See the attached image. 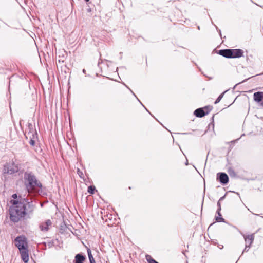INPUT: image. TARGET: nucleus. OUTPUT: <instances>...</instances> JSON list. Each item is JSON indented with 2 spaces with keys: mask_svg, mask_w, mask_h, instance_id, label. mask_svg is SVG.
Masks as SVG:
<instances>
[{
  "mask_svg": "<svg viewBox=\"0 0 263 263\" xmlns=\"http://www.w3.org/2000/svg\"><path fill=\"white\" fill-rule=\"evenodd\" d=\"M24 183L29 193L39 194L42 192V184L36 176L31 172L24 173Z\"/></svg>",
  "mask_w": 263,
  "mask_h": 263,
  "instance_id": "f257e3e1",
  "label": "nucleus"
},
{
  "mask_svg": "<svg viewBox=\"0 0 263 263\" xmlns=\"http://www.w3.org/2000/svg\"><path fill=\"white\" fill-rule=\"evenodd\" d=\"M13 203L16 205L9 208L10 218L11 221L17 222L21 218L25 216V211L20 201L14 200Z\"/></svg>",
  "mask_w": 263,
  "mask_h": 263,
  "instance_id": "f03ea898",
  "label": "nucleus"
},
{
  "mask_svg": "<svg viewBox=\"0 0 263 263\" xmlns=\"http://www.w3.org/2000/svg\"><path fill=\"white\" fill-rule=\"evenodd\" d=\"M20 202L23 205V209H24L25 216L32 213L35 208V205L32 201H29V199L23 198Z\"/></svg>",
  "mask_w": 263,
  "mask_h": 263,
  "instance_id": "7ed1b4c3",
  "label": "nucleus"
},
{
  "mask_svg": "<svg viewBox=\"0 0 263 263\" xmlns=\"http://www.w3.org/2000/svg\"><path fill=\"white\" fill-rule=\"evenodd\" d=\"M15 245L19 250L28 248L27 240L25 236L22 235L16 237L15 239Z\"/></svg>",
  "mask_w": 263,
  "mask_h": 263,
  "instance_id": "20e7f679",
  "label": "nucleus"
},
{
  "mask_svg": "<svg viewBox=\"0 0 263 263\" xmlns=\"http://www.w3.org/2000/svg\"><path fill=\"white\" fill-rule=\"evenodd\" d=\"M213 107L210 105L206 106L203 108H199L196 109L194 112V115L197 117H203L212 109Z\"/></svg>",
  "mask_w": 263,
  "mask_h": 263,
  "instance_id": "39448f33",
  "label": "nucleus"
},
{
  "mask_svg": "<svg viewBox=\"0 0 263 263\" xmlns=\"http://www.w3.org/2000/svg\"><path fill=\"white\" fill-rule=\"evenodd\" d=\"M18 171V168L14 163H7L4 165L3 172L5 174H12Z\"/></svg>",
  "mask_w": 263,
  "mask_h": 263,
  "instance_id": "423d86ee",
  "label": "nucleus"
},
{
  "mask_svg": "<svg viewBox=\"0 0 263 263\" xmlns=\"http://www.w3.org/2000/svg\"><path fill=\"white\" fill-rule=\"evenodd\" d=\"M243 237L246 242V246L243 252H248L254 241V234H251L248 236L243 235Z\"/></svg>",
  "mask_w": 263,
  "mask_h": 263,
  "instance_id": "0eeeda50",
  "label": "nucleus"
},
{
  "mask_svg": "<svg viewBox=\"0 0 263 263\" xmlns=\"http://www.w3.org/2000/svg\"><path fill=\"white\" fill-rule=\"evenodd\" d=\"M217 180L222 184H226L229 182V177L225 173H218L217 174Z\"/></svg>",
  "mask_w": 263,
  "mask_h": 263,
  "instance_id": "6e6552de",
  "label": "nucleus"
},
{
  "mask_svg": "<svg viewBox=\"0 0 263 263\" xmlns=\"http://www.w3.org/2000/svg\"><path fill=\"white\" fill-rule=\"evenodd\" d=\"M21 258L25 263L28 262L29 260V254L28 248L19 250Z\"/></svg>",
  "mask_w": 263,
  "mask_h": 263,
  "instance_id": "1a4fd4ad",
  "label": "nucleus"
},
{
  "mask_svg": "<svg viewBox=\"0 0 263 263\" xmlns=\"http://www.w3.org/2000/svg\"><path fill=\"white\" fill-rule=\"evenodd\" d=\"M232 52L231 49H221L218 51V53L227 58H232Z\"/></svg>",
  "mask_w": 263,
  "mask_h": 263,
  "instance_id": "9d476101",
  "label": "nucleus"
},
{
  "mask_svg": "<svg viewBox=\"0 0 263 263\" xmlns=\"http://www.w3.org/2000/svg\"><path fill=\"white\" fill-rule=\"evenodd\" d=\"M52 224V222L50 219L47 220L45 222H42L40 224L39 228L42 231H48L49 227Z\"/></svg>",
  "mask_w": 263,
  "mask_h": 263,
  "instance_id": "9b49d317",
  "label": "nucleus"
},
{
  "mask_svg": "<svg viewBox=\"0 0 263 263\" xmlns=\"http://www.w3.org/2000/svg\"><path fill=\"white\" fill-rule=\"evenodd\" d=\"M232 58H239L243 56L244 52L240 49H232Z\"/></svg>",
  "mask_w": 263,
  "mask_h": 263,
  "instance_id": "f8f14e48",
  "label": "nucleus"
},
{
  "mask_svg": "<svg viewBox=\"0 0 263 263\" xmlns=\"http://www.w3.org/2000/svg\"><path fill=\"white\" fill-rule=\"evenodd\" d=\"M28 135L29 136L30 138V140L29 141V144L34 146L35 144V139L37 138V133L36 132L34 133H29Z\"/></svg>",
  "mask_w": 263,
  "mask_h": 263,
  "instance_id": "ddd939ff",
  "label": "nucleus"
},
{
  "mask_svg": "<svg viewBox=\"0 0 263 263\" xmlns=\"http://www.w3.org/2000/svg\"><path fill=\"white\" fill-rule=\"evenodd\" d=\"M254 100L257 102H260L262 101L263 98V92H256L253 95Z\"/></svg>",
  "mask_w": 263,
  "mask_h": 263,
  "instance_id": "4468645a",
  "label": "nucleus"
},
{
  "mask_svg": "<svg viewBox=\"0 0 263 263\" xmlns=\"http://www.w3.org/2000/svg\"><path fill=\"white\" fill-rule=\"evenodd\" d=\"M85 259L84 256L81 254H78L76 255L74 262V263H83Z\"/></svg>",
  "mask_w": 263,
  "mask_h": 263,
  "instance_id": "2eb2a0df",
  "label": "nucleus"
},
{
  "mask_svg": "<svg viewBox=\"0 0 263 263\" xmlns=\"http://www.w3.org/2000/svg\"><path fill=\"white\" fill-rule=\"evenodd\" d=\"M87 254H88V258H89L90 262V263H95L96 262L95 260L93 257V256L91 254V250L90 249H87Z\"/></svg>",
  "mask_w": 263,
  "mask_h": 263,
  "instance_id": "dca6fc26",
  "label": "nucleus"
},
{
  "mask_svg": "<svg viewBox=\"0 0 263 263\" xmlns=\"http://www.w3.org/2000/svg\"><path fill=\"white\" fill-rule=\"evenodd\" d=\"M220 211H217L218 216L216 217V220L218 222H224V219L221 217V214Z\"/></svg>",
  "mask_w": 263,
  "mask_h": 263,
  "instance_id": "f3484780",
  "label": "nucleus"
},
{
  "mask_svg": "<svg viewBox=\"0 0 263 263\" xmlns=\"http://www.w3.org/2000/svg\"><path fill=\"white\" fill-rule=\"evenodd\" d=\"M95 190V187L94 186H90L88 187V192L91 194H93L94 193Z\"/></svg>",
  "mask_w": 263,
  "mask_h": 263,
  "instance_id": "a211bd4d",
  "label": "nucleus"
},
{
  "mask_svg": "<svg viewBox=\"0 0 263 263\" xmlns=\"http://www.w3.org/2000/svg\"><path fill=\"white\" fill-rule=\"evenodd\" d=\"M224 93V92H223L219 96V97L217 98V99L215 101V103H214L215 104H217L220 101V100H221V99L222 98V97L223 96Z\"/></svg>",
  "mask_w": 263,
  "mask_h": 263,
  "instance_id": "6ab92c4d",
  "label": "nucleus"
},
{
  "mask_svg": "<svg viewBox=\"0 0 263 263\" xmlns=\"http://www.w3.org/2000/svg\"><path fill=\"white\" fill-rule=\"evenodd\" d=\"M217 206H218L217 211H221V204H220V201H218L217 202Z\"/></svg>",
  "mask_w": 263,
  "mask_h": 263,
  "instance_id": "aec40b11",
  "label": "nucleus"
},
{
  "mask_svg": "<svg viewBox=\"0 0 263 263\" xmlns=\"http://www.w3.org/2000/svg\"><path fill=\"white\" fill-rule=\"evenodd\" d=\"M78 174L79 175V176L81 177V175L83 174L82 172L80 171V169H78Z\"/></svg>",
  "mask_w": 263,
  "mask_h": 263,
  "instance_id": "412c9836",
  "label": "nucleus"
},
{
  "mask_svg": "<svg viewBox=\"0 0 263 263\" xmlns=\"http://www.w3.org/2000/svg\"><path fill=\"white\" fill-rule=\"evenodd\" d=\"M226 194H225L224 196H223L222 197H221L219 199V201H222L223 200H224V198H225V197H226Z\"/></svg>",
  "mask_w": 263,
  "mask_h": 263,
  "instance_id": "4be33fe9",
  "label": "nucleus"
},
{
  "mask_svg": "<svg viewBox=\"0 0 263 263\" xmlns=\"http://www.w3.org/2000/svg\"><path fill=\"white\" fill-rule=\"evenodd\" d=\"M218 247L220 249H222L223 248V245H219L218 246Z\"/></svg>",
  "mask_w": 263,
  "mask_h": 263,
  "instance_id": "5701e85b",
  "label": "nucleus"
},
{
  "mask_svg": "<svg viewBox=\"0 0 263 263\" xmlns=\"http://www.w3.org/2000/svg\"><path fill=\"white\" fill-rule=\"evenodd\" d=\"M12 197L14 199L16 198L17 197V195L16 194H14L12 195Z\"/></svg>",
  "mask_w": 263,
  "mask_h": 263,
  "instance_id": "b1692460",
  "label": "nucleus"
},
{
  "mask_svg": "<svg viewBox=\"0 0 263 263\" xmlns=\"http://www.w3.org/2000/svg\"><path fill=\"white\" fill-rule=\"evenodd\" d=\"M129 90H130V91L132 92V93H133V94L135 97H136V95L134 94V92H133V91H132V90H130L129 88Z\"/></svg>",
  "mask_w": 263,
  "mask_h": 263,
  "instance_id": "393cba45",
  "label": "nucleus"
},
{
  "mask_svg": "<svg viewBox=\"0 0 263 263\" xmlns=\"http://www.w3.org/2000/svg\"><path fill=\"white\" fill-rule=\"evenodd\" d=\"M260 105L263 107V101L261 102Z\"/></svg>",
  "mask_w": 263,
  "mask_h": 263,
  "instance_id": "a878e982",
  "label": "nucleus"
},
{
  "mask_svg": "<svg viewBox=\"0 0 263 263\" xmlns=\"http://www.w3.org/2000/svg\"><path fill=\"white\" fill-rule=\"evenodd\" d=\"M85 72H86V70L84 69L83 70V73H85Z\"/></svg>",
  "mask_w": 263,
  "mask_h": 263,
  "instance_id": "bb28decb",
  "label": "nucleus"
},
{
  "mask_svg": "<svg viewBox=\"0 0 263 263\" xmlns=\"http://www.w3.org/2000/svg\"><path fill=\"white\" fill-rule=\"evenodd\" d=\"M250 242V240H249V239H248V245H249V242Z\"/></svg>",
  "mask_w": 263,
  "mask_h": 263,
  "instance_id": "cd10ccee",
  "label": "nucleus"
},
{
  "mask_svg": "<svg viewBox=\"0 0 263 263\" xmlns=\"http://www.w3.org/2000/svg\"><path fill=\"white\" fill-rule=\"evenodd\" d=\"M29 127H30V126H31V127H32V126L31 124H29Z\"/></svg>",
  "mask_w": 263,
  "mask_h": 263,
  "instance_id": "c85d7f7f",
  "label": "nucleus"
},
{
  "mask_svg": "<svg viewBox=\"0 0 263 263\" xmlns=\"http://www.w3.org/2000/svg\"><path fill=\"white\" fill-rule=\"evenodd\" d=\"M198 29L199 30L200 29V27H199V26H198Z\"/></svg>",
  "mask_w": 263,
  "mask_h": 263,
  "instance_id": "c756f323",
  "label": "nucleus"
},
{
  "mask_svg": "<svg viewBox=\"0 0 263 263\" xmlns=\"http://www.w3.org/2000/svg\"><path fill=\"white\" fill-rule=\"evenodd\" d=\"M86 2H88L89 1V0H85Z\"/></svg>",
  "mask_w": 263,
  "mask_h": 263,
  "instance_id": "7c9ffc66",
  "label": "nucleus"
}]
</instances>
